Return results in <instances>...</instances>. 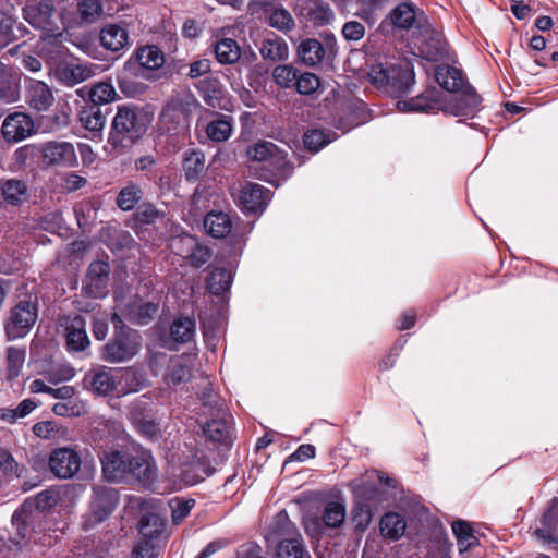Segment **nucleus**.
I'll use <instances>...</instances> for the list:
<instances>
[{
  "mask_svg": "<svg viewBox=\"0 0 558 558\" xmlns=\"http://www.w3.org/2000/svg\"><path fill=\"white\" fill-rule=\"evenodd\" d=\"M147 125V116L138 108L118 107L105 150L111 156L126 153L146 133Z\"/></svg>",
  "mask_w": 558,
  "mask_h": 558,
  "instance_id": "f257e3e1",
  "label": "nucleus"
},
{
  "mask_svg": "<svg viewBox=\"0 0 558 558\" xmlns=\"http://www.w3.org/2000/svg\"><path fill=\"white\" fill-rule=\"evenodd\" d=\"M369 81L391 96L408 93L414 84V72L408 62L392 65L378 64L371 69Z\"/></svg>",
  "mask_w": 558,
  "mask_h": 558,
  "instance_id": "f03ea898",
  "label": "nucleus"
},
{
  "mask_svg": "<svg viewBox=\"0 0 558 558\" xmlns=\"http://www.w3.org/2000/svg\"><path fill=\"white\" fill-rule=\"evenodd\" d=\"M197 105L196 98L187 90L174 95L160 114V122L166 132L172 134L187 132L192 113L196 110Z\"/></svg>",
  "mask_w": 558,
  "mask_h": 558,
  "instance_id": "7ed1b4c3",
  "label": "nucleus"
},
{
  "mask_svg": "<svg viewBox=\"0 0 558 558\" xmlns=\"http://www.w3.org/2000/svg\"><path fill=\"white\" fill-rule=\"evenodd\" d=\"M38 318V304L36 298L19 301L10 311L4 329L9 339L25 337Z\"/></svg>",
  "mask_w": 558,
  "mask_h": 558,
  "instance_id": "20e7f679",
  "label": "nucleus"
},
{
  "mask_svg": "<svg viewBox=\"0 0 558 558\" xmlns=\"http://www.w3.org/2000/svg\"><path fill=\"white\" fill-rule=\"evenodd\" d=\"M119 493L108 486L96 485L92 488L89 514L84 521V529L88 530L106 521L119 504Z\"/></svg>",
  "mask_w": 558,
  "mask_h": 558,
  "instance_id": "39448f33",
  "label": "nucleus"
},
{
  "mask_svg": "<svg viewBox=\"0 0 558 558\" xmlns=\"http://www.w3.org/2000/svg\"><path fill=\"white\" fill-rule=\"evenodd\" d=\"M141 348V336L137 331L128 329L117 331L104 348L102 360L109 363H122L134 357Z\"/></svg>",
  "mask_w": 558,
  "mask_h": 558,
  "instance_id": "423d86ee",
  "label": "nucleus"
},
{
  "mask_svg": "<svg viewBox=\"0 0 558 558\" xmlns=\"http://www.w3.org/2000/svg\"><path fill=\"white\" fill-rule=\"evenodd\" d=\"M80 453L70 447H61L51 451L48 459L50 472L60 480L73 478L81 470Z\"/></svg>",
  "mask_w": 558,
  "mask_h": 558,
  "instance_id": "0eeeda50",
  "label": "nucleus"
},
{
  "mask_svg": "<svg viewBox=\"0 0 558 558\" xmlns=\"http://www.w3.org/2000/svg\"><path fill=\"white\" fill-rule=\"evenodd\" d=\"M40 150L46 166L73 167L77 162L75 148L69 142H47Z\"/></svg>",
  "mask_w": 558,
  "mask_h": 558,
  "instance_id": "6e6552de",
  "label": "nucleus"
},
{
  "mask_svg": "<svg viewBox=\"0 0 558 558\" xmlns=\"http://www.w3.org/2000/svg\"><path fill=\"white\" fill-rule=\"evenodd\" d=\"M54 8L51 1H31L23 8V17L33 27L49 32L52 31Z\"/></svg>",
  "mask_w": 558,
  "mask_h": 558,
  "instance_id": "1a4fd4ad",
  "label": "nucleus"
},
{
  "mask_svg": "<svg viewBox=\"0 0 558 558\" xmlns=\"http://www.w3.org/2000/svg\"><path fill=\"white\" fill-rule=\"evenodd\" d=\"M34 130V122L24 112L9 114L1 126V133L7 142H20L28 137Z\"/></svg>",
  "mask_w": 558,
  "mask_h": 558,
  "instance_id": "9d476101",
  "label": "nucleus"
},
{
  "mask_svg": "<svg viewBox=\"0 0 558 558\" xmlns=\"http://www.w3.org/2000/svg\"><path fill=\"white\" fill-rule=\"evenodd\" d=\"M25 100L36 111H46L53 104L51 88L43 81L25 78Z\"/></svg>",
  "mask_w": 558,
  "mask_h": 558,
  "instance_id": "9b49d317",
  "label": "nucleus"
},
{
  "mask_svg": "<svg viewBox=\"0 0 558 558\" xmlns=\"http://www.w3.org/2000/svg\"><path fill=\"white\" fill-rule=\"evenodd\" d=\"M295 9L306 21L323 25L333 19L330 5L324 0H296Z\"/></svg>",
  "mask_w": 558,
  "mask_h": 558,
  "instance_id": "f8f14e48",
  "label": "nucleus"
},
{
  "mask_svg": "<svg viewBox=\"0 0 558 558\" xmlns=\"http://www.w3.org/2000/svg\"><path fill=\"white\" fill-rule=\"evenodd\" d=\"M458 94L459 96L456 97L453 101L444 105L440 109L456 117L469 116L477 110L481 104V97L472 86L468 84Z\"/></svg>",
  "mask_w": 558,
  "mask_h": 558,
  "instance_id": "ddd939ff",
  "label": "nucleus"
},
{
  "mask_svg": "<svg viewBox=\"0 0 558 558\" xmlns=\"http://www.w3.org/2000/svg\"><path fill=\"white\" fill-rule=\"evenodd\" d=\"M110 267L101 260L93 262L87 270L85 289L88 295L100 298L106 294Z\"/></svg>",
  "mask_w": 558,
  "mask_h": 558,
  "instance_id": "4468645a",
  "label": "nucleus"
},
{
  "mask_svg": "<svg viewBox=\"0 0 558 558\" xmlns=\"http://www.w3.org/2000/svg\"><path fill=\"white\" fill-rule=\"evenodd\" d=\"M102 475L109 482H119L126 477L128 456L118 450L104 451L99 457Z\"/></svg>",
  "mask_w": 558,
  "mask_h": 558,
  "instance_id": "2eb2a0df",
  "label": "nucleus"
},
{
  "mask_svg": "<svg viewBox=\"0 0 558 558\" xmlns=\"http://www.w3.org/2000/svg\"><path fill=\"white\" fill-rule=\"evenodd\" d=\"M209 414L213 417L203 426L204 435L214 442H227L231 438V422L227 410Z\"/></svg>",
  "mask_w": 558,
  "mask_h": 558,
  "instance_id": "dca6fc26",
  "label": "nucleus"
},
{
  "mask_svg": "<svg viewBox=\"0 0 558 558\" xmlns=\"http://www.w3.org/2000/svg\"><path fill=\"white\" fill-rule=\"evenodd\" d=\"M250 159L255 161H269L276 168H282L286 165V153L279 149L274 143L262 141L246 150Z\"/></svg>",
  "mask_w": 558,
  "mask_h": 558,
  "instance_id": "f3484780",
  "label": "nucleus"
},
{
  "mask_svg": "<svg viewBox=\"0 0 558 558\" xmlns=\"http://www.w3.org/2000/svg\"><path fill=\"white\" fill-rule=\"evenodd\" d=\"M86 324L82 316L75 315L65 320L66 347L70 351H83L89 345Z\"/></svg>",
  "mask_w": 558,
  "mask_h": 558,
  "instance_id": "a211bd4d",
  "label": "nucleus"
},
{
  "mask_svg": "<svg viewBox=\"0 0 558 558\" xmlns=\"http://www.w3.org/2000/svg\"><path fill=\"white\" fill-rule=\"evenodd\" d=\"M156 473V465L150 454L142 452L136 456H128L126 476L140 481H149Z\"/></svg>",
  "mask_w": 558,
  "mask_h": 558,
  "instance_id": "6ab92c4d",
  "label": "nucleus"
},
{
  "mask_svg": "<svg viewBox=\"0 0 558 558\" xmlns=\"http://www.w3.org/2000/svg\"><path fill=\"white\" fill-rule=\"evenodd\" d=\"M266 198V190L263 185L247 183L241 190L239 202L244 210L255 213L264 208Z\"/></svg>",
  "mask_w": 558,
  "mask_h": 558,
  "instance_id": "aec40b11",
  "label": "nucleus"
},
{
  "mask_svg": "<svg viewBox=\"0 0 558 558\" xmlns=\"http://www.w3.org/2000/svg\"><path fill=\"white\" fill-rule=\"evenodd\" d=\"M94 75V71L86 64H65L56 69L57 80L65 86H74Z\"/></svg>",
  "mask_w": 558,
  "mask_h": 558,
  "instance_id": "412c9836",
  "label": "nucleus"
},
{
  "mask_svg": "<svg viewBox=\"0 0 558 558\" xmlns=\"http://www.w3.org/2000/svg\"><path fill=\"white\" fill-rule=\"evenodd\" d=\"M84 384L98 396H107L113 392L117 387L114 376L106 369L90 372L85 376Z\"/></svg>",
  "mask_w": 558,
  "mask_h": 558,
  "instance_id": "4be33fe9",
  "label": "nucleus"
},
{
  "mask_svg": "<svg viewBox=\"0 0 558 558\" xmlns=\"http://www.w3.org/2000/svg\"><path fill=\"white\" fill-rule=\"evenodd\" d=\"M436 94L435 90H426L410 100H399L398 108L405 112H425L436 108L440 109V101L436 97Z\"/></svg>",
  "mask_w": 558,
  "mask_h": 558,
  "instance_id": "5701e85b",
  "label": "nucleus"
},
{
  "mask_svg": "<svg viewBox=\"0 0 558 558\" xmlns=\"http://www.w3.org/2000/svg\"><path fill=\"white\" fill-rule=\"evenodd\" d=\"M100 41L104 48L120 51L129 45L128 32L117 24H108L100 32Z\"/></svg>",
  "mask_w": 558,
  "mask_h": 558,
  "instance_id": "b1692460",
  "label": "nucleus"
},
{
  "mask_svg": "<svg viewBox=\"0 0 558 558\" xmlns=\"http://www.w3.org/2000/svg\"><path fill=\"white\" fill-rule=\"evenodd\" d=\"M542 524L543 526L535 531L536 536L547 543L558 542V499L553 500L543 515Z\"/></svg>",
  "mask_w": 558,
  "mask_h": 558,
  "instance_id": "393cba45",
  "label": "nucleus"
},
{
  "mask_svg": "<svg viewBox=\"0 0 558 558\" xmlns=\"http://www.w3.org/2000/svg\"><path fill=\"white\" fill-rule=\"evenodd\" d=\"M436 80L442 88L450 93H459L468 85L461 71L449 65H441L437 68Z\"/></svg>",
  "mask_w": 558,
  "mask_h": 558,
  "instance_id": "a878e982",
  "label": "nucleus"
},
{
  "mask_svg": "<svg viewBox=\"0 0 558 558\" xmlns=\"http://www.w3.org/2000/svg\"><path fill=\"white\" fill-rule=\"evenodd\" d=\"M28 512L26 506L17 509L12 515L13 532L10 536V543L17 549L21 548L31 535V529L27 524Z\"/></svg>",
  "mask_w": 558,
  "mask_h": 558,
  "instance_id": "bb28decb",
  "label": "nucleus"
},
{
  "mask_svg": "<svg viewBox=\"0 0 558 558\" xmlns=\"http://www.w3.org/2000/svg\"><path fill=\"white\" fill-rule=\"evenodd\" d=\"M259 51L263 59L271 62L286 61L289 57V47L286 40L275 35L263 40Z\"/></svg>",
  "mask_w": 558,
  "mask_h": 558,
  "instance_id": "cd10ccee",
  "label": "nucleus"
},
{
  "mask_svg": "<svg viewBox=\"0 0 558 558\" xmlns=\"http://www.w3.org/2000/svg\"><path fill=\"white\" fill-rule=\"evenodd\" d=\"M298 54L302 63L313 66L324 59L325 49L317 39L307 38L300 43L298 47Z\"/></svg>",
  "mask_w": 558,
  "mask_h": 558,
  "instance_id": "c85d7f7f",
  "label": "nucleus"
},
{
  "mask_svg": "<svg viewBox=\"0 0 558 558\" xmlns=\"http://www.w3.org/2000/svg\"><path fill=\"white\" fill-rule=\"evenodd\" d=\"M204 227L211 236L222 239L230 233L232 223L225 213H209L204 219Z\"/></svg>",
  "mask_w": 558,
  "mask_h": 558,
  "instance_id": "c756f323",
  "label": "nucleus"
},
{
  "mask_svg": "<svg viewBox=\"0 0 558 558\" xmlns=\"http://www.w3.org/2000/svg\"><path fill=\"white\" fill-rule=\"evenodd\" d=\"M446 40L440 33L435 31L427 32L426 38L421 47V52L425 59L437 61L445 57Z\"/></svg>",
  "mask_w": 558,
  "mask_h": 558,
  "instance_id": "7c9ffc66",
  "label": "nucleus"
},
{
  "mask_svg": "<svg viewBox=\"0 0 558 558\" xmlns=\"http://www.w3.org/2000/svg\"><path fill=\"white\" fill-rule=\"evenodd\" d=\"M0 191L3 198L12 205L25 202L28 196L26 183L17 179L0 182Z\"/></svg>",
  "mask_w": 558,
  "mask_h": 558,
  "instance_id": "2f4dec72",
  "label": "nucleus"
},
{
  "mask_svg": "<svg viewBox=\"0 0 558 558\" xmlns=\"http://www.w3.org/2000/svg\"><path fill=\"white\" fill-rule=\"evenodd\" d=\"M76 93L84 97L85 94L88 95L92 105L99 106L101 104H108L116 98V89L114 87L107 82H100L94 85L92 88L87 89L86 87L80 88Z\"/></svg>",
  "mask_w": 558,
  "mask_h": 558,
  "instance_id": "473e14b6",
  "label": "nucleus"
},
{
  "mask_svg": "<svg viewBox=\"0 0 558 558\" xmlns=\"http://www.w3.org/2000/svg\"><path fill=\"white\" fill-rule=\"evenodd\" d=\"M135 59L140 65L146 70H157L165 63L163 52L156 46H145L138 48Z\"/></svg>",
  "mask_w": 558,
  "mask_h": 558,
  "instance_id": "72a5a7b5",
  "label": "nucleus"
},
{
  "mask_svg": "<svg viewBox=\"0 0 558 558\" xmlns=\"http://www.w3.org/2000/svg\"><path fill=\"white\" fill-rule=\"evenodd\" d=\"M452 532L457 538L460 553L466 551L478 544L472 526L463 520H457L452 523Z\"/></svg>",
  "mask_w": 558,
  "mask_h": 558,
  "instance_id": "f704fd0d",
  "label": "nucleus"
},
{
  "mask_svg": "<svg viewBox=\"0 0 558 558\" xmlns=\"http://www.w3.org/2000/svg\"><path fill=\"white\" fill-rule=\"evenodd\" d=\"M195 335V322L189 317H180L170 326V338L178 343H187Z\"/></svg>",
  "mask_w": 558,
  "mask_h": 558,
  "instance_id": "c9c22d12",
  "label": "nucleus"
},
{
  "mask_svg": "<svg viewBox=\"0 0 558 558\" xmlns=\"http://www.w3.org/2000/svg\"><path fill=\"white\" fill-rule=\"evenodd\" d=\"M345 506L339 501H329L325 505L320 514L324 526L336 529L342 525L345 520Z\"/></svg>",
  "mask_w": 558,
  "mask_h": 558,
  "instance_id": "e433bc0d",
  "label": "nucleus"
},
{
  "mask_svg": "<svg viewBox=\"0 0 558 558\" xmlns=\"http://www.w3.org/2000/svg\"><path fill=\"white\" fill-rule=\"evenodd\" d=\"M17 99V85L11 68L0 62V100L14 102Z\"/></svg>",
  "mask_w": 558,
  "mask_h": 558,
  "instance_id": "4c0bfd02",
  "label": "nucleus"
},
{
  "mask_svg": "<svg viewBox=\"0 0 558 558\" xmlns=\"http://www.w3.org/2000/svg\"><path fill=\"white\" fill-rule=\"evenodd\" d=\"M215 53L220 63L233 64L240 59L241 50L234 39L223 38L216 43Z\"/></svg>",
  "mask_w": 558,
  "mask_h": 558,
  "instance_id": "58836bf2",
  "label": "nucleus"
},
{
  "mask_svg": "<svg viewBox=\"0 0 558 558\" xmlns=\"http://www.w3.org/2000/svg\"><path fill=\"white\" fill-rule=\"evenodd\" d=\"M305 549L300 534L282 538L277 546V558H303Z\"/></svg>",
  "mask_w": 558,
  "mask_h": 558,
  "instance_id": "ea45409f",
  "label": "nucleus"
},
{
  "mask_svg": "<svg viewBox=\"0 0 558 558\" xmlns=\"http://www.w3.org/2000/svg\"><path fill=\"white\" fill-rule=\"evenodd\" d=\"M405 531V522L403 518L395 512L385 514L380 520V533L383 536L398 539Z\"/></svg>",
  "mask_w": 558,
  "mask_h": 558,
  "instance_id": "a19ab883",
  "label": "nucleus"
},
{
  "mask_svg": "<svg viewBox=\"0 0 558 558\" xmlns=\"http://www.w3.org/2000/svg\"><path fill=\"white\" fill-rule=\"evenodd\" d=\"M415 16L414 5L410 2H403L390 12L389 19L393 26L408 29L413 25Z\"/></svg>",
  "mask_w": 558,
  "mask_h": 558,
  "instance_id": "79ce46f5",
  "label": "nucleus"
},
{
  "mask_svg": "<svg viewBox=\"0 0 558 558\" xmlns=\"http://www.w3.org/2000/svg\"><path fill=\"white\" fill-rule=\"evenodd\" d=\"M205 169V156L201 150L186 151L183 159V170L186 180L194 181Z\"/></svg>",
  "mask_w": 558,
  "mask_h": 558,
  "instance_id": "37998d69",
  "label": "nucleus"
},
{
  "mask_svg": "<svg viewBox=\"0 0 558 558\" xmlns=\"http://www.w3.org/2000/svg\"><path fill=\"white\" fill-rule=\"evenodd\" d=\"M80 121L88 131H101L106 123V118L98 106L89 105L80 111Z\"/></svg>",
  "mask_w": 558,
  "mask_h": 558,
  "instance_id": "c03bdc74",
  "label": "nucleus"
},
{
  "mask_svg": "<svg viewBox=\"0 0 558 558\" xmlns=\"http://www.w3.org/2000/svg\"><path fill=\"white\" fill-rule=\"evenodd\" d=\"M192 377L190 366L182 360H175L169 367L165 376V381L169 387H177L181 384L187 383Z\"/></svg>",
  "mask_w": 558,
  "mask_h": 558,
  "instance_id": "a18cd8bd",
  "label": "nucleus"
},
{
  "mask_svg": "<svg viewBox=\"0 0 558 558\" xmlns=\"http://www.w3.org/2000/svg\"><path fill=\"white\" fill-rule=\"evenodd\" d=\"M142 196V189L134 183H129L120 190L117 196V205L124 211L131 210L141 201Z\"/></svg>",
  "mask_w": 558,
  "mask_h": 558,
  "instance_id": "49530a36",
  "label": "nucleus"
},
{
  "mask_svg": "<svg viewBox=\"0 0 558 558\" xmlns=\"http://www.w3.org/2000/svg\"><path fill=\"white\" fill-rule=\"evenodd\" d=\"M163 526V521L158 514L147 513L140 521V533L144 538L154 539L161 534Z\"/></svg>",
  "mask_w": 558,
  "mask_h": 558,
  "instance_id": "de8ad7c7",
  "label": "nucleus"
},
{
  "mask_svg": "<svg viewBox=\"0 0 558 558\" xmlns=\"http://www.w3.org/2000/svg\"><path fill=\"white\" fill-rule=\"evenodd\" d=\"M231 284V272L225 268L214 269L207 280L209 291L216 295L221 294Z\"/></svg>",
  "mask_w": 558,
  "mask_h": 558,
  "instance_id": "09e8293b",
  "label": "nucleus"
},
{
  "mask_svg": "<svg viewBox=\"0 0 558 558\" xmlns=\"http://www.w3.org/2000/svg\"><path fill=\"white\" fill-rule=\"evenodd\" d=\"M299 71L291 64L277 65L272 71L275 83L281 88H292Z\"/></svg>",
  "mask_w": 558,
  "mask_h": 558,
  "instance_id": "8fccbe9b",
  "label": "nucleus"
},
{
  "mask_svg": "<svg viewBox=\"0 0 558 558\" xmlns=\"http://www.w3.org/2000/svg\"><path fill=\"white\" fill-rule=\"evenodd\" d=\"M52 411L59 416H80L86 412L85 403L74 397L57 402Z\"/></svg>",
  "mask_w": 558,
  "mask_h": 558,
  "instance_id": "3c124183",
  "label": "nucleus"
},
{
  "mask_svg": "<svg viewBox=\"0 0 558 558\" xmlns=\"http://www.w3.org/2000/svg\"><path fill=\"white\" fill-rule=\"evenodd\" d=\"M232 132V126L227 119H217L209 122L206 126L207 136L214 142L227 141Z\"/></svg>",
  "mask_w": 558,
  "mask_h": 558,
  "instance_id": "603ef678",
  "label": "nucleus"
},
{
  "mask_svg": "<svg viewBox=\"0 0 558 558\" xmlns=\"http://www.w3.org/2000/svg\"><path fill=\"white\" fill-rule=\"evenodd\" d=\"M77 10L85 23H95L102 14V5L99 0H81L77 3Z\"/></svg>",
  "mask_w": 558,
  "mask_h": 558,
  "instance_id": "864d4df0",
  "label": "nucleus"
},
{
  "mask_svg": "<svg viewBox=\"0 0 558 558\" xmlns=\"http://www.w3.org/2000/svg\"><path fill=\"white\" fill-rule=\"evenodd\" d=\"M269 25L280 32H289L294 27V20L283 8L274 10L268 16Z\"/></svg>",
  "mask_w": 558,
  "mask_h": 558,
  "instance_id": "5fc2aeb1",
  "label": "nucleus"
},
{
  "mask_svg": "<svg viewBox=\"0 0 558 558\" xmlns=\"http://www.w3.org/2000/svg\"><path fill=\"white\" fill-rule=\"evenodd\" d=\"M25 360V350L19 348H9L7 352L8 378L13 379L19 376Z\"/></svg>",
  "mask_w": 558,
  "mask_h": 558,
  "instance_id": "6e6d98bb",
  "label": "nucleus"
},
{
  "mask_svg": "<svg viewBox=\"0 0 558 558\" xmlns=\"http://www.w3.org/2000/svg\"><path fill=\"white\" fill-rule=\"evenodd\" d=\"M320 81L315 74L305 72L298 73L293 87L302 95H311L318 89Z\"/></svg>",
  "mask_w": 558,
  "mask_h": 558,
  "instance_id": "4d7b16f0",
  "label": "nucleus"
},
{
  "mask_svg": "<svg viewBox=\"0 0 558 558\" xmlns=\"http://www.w3.org/2000/svg\"><path fill=\"white\" fill-rule=\"evenodd\" d=\"M195 505L194 499H172L169 502L171 508V519L174 524H180L190 513Z\"/></svg>",
  "mask_w": 558,
  "mask_h": 558,
  "instance_id": "13d9d810",
  "label": "nucleus"
},
{
  "mask_svg": "<svg viewBox=\"0 0 558 558\" xmlns=\"http://www.w3.org/2000/svg\"><path fill=\"white\" fill-rule=\"evenodd\" d=\"M196 243V238L190 234H181L171 240L170 246L174 254L185 259L191 251L195 250Z\"/></svg>",
  "mask_w": 558,
  "mask_h": 558,
  "instance_id": "bf43d9fd",
  "label": "nucleus"
},
{
  "mask_svg": "<svg viewBox=\"0 0 558 558\" xmlns=\"http://www.w3.org/2000/svg\"><path fill=\"white\" fill-rule=\"evenodd\" d=\"M13 26L14 20L10 15L0 12V49L15 39Z\"/></svg>",
  "mask_w": 558,
  "mask_h": 558,
  "instance_id": "052dcab7",
  "label": "nucleus"
},
{
  "mask_svg": "<svg viewBox=\"0 0 558 558\" xmlns=\"http://www.w3.org/2000/svg\"><path fill=\"white\" fill-rule=\"evenodd\" d=\"M329 142L330 140L320 130H311L303 136L304 146L312 151H318Z\"/></svg>",
  "mask_w": 558,
  "mask_h": 558,
  "instance_id": "680f3d73",
  "label": "nucleus"
},
{
  "mask_svg": "<svg viewBox=\"0 0 558 558\" xmlns=\"http://www.w3.org/2000/svg\"><path fill=\"white\" fill-rule=\"evenodd\" d=\"M276 533L282 537L287 538L289 536L298 535V531L294 524L290 521L288 513L286 511H280L276 515Z\"/></svg>",
  "mask_w": 558,
  "mask_h": 558,
  "instance_id": "e2e57ef3",
  "label": "nucleus"
},
{
  "mask_svg": "<svg viewBox=\"0 0 558 558\" xmlns=\"http://www.w3.org/2000/svg\"><path fill=\"white\" fill-rule=\"evenodd\" d=\"M211 257L210 250L199 244L198 242L195 245V250L191 251V253L186 256L185 260L189 262V264L195 268L202 267L204 264H206Z\"/></svg>",
  "mask_w": 558,
  "mask_h": 558,
  "instance_id": "0e129e2a",
  "label": "nucleus"
},
{
  "mask_svg": "<svg viewBox=\"0 0 558 558\" xmlns=\"http://www.w3.org/2000/svg\"><path fill=\"white\" fill-rule=\"evenodd\" d=\"M59 432L58 425L52 421H44L33 426V433L40 438H53Z\"/></svg>",
  "mask_w": 558,
  "mask_h": 558,
  "instance_id": "69168bd1",
  "label": "nucleus"
},
{
  "mask_svg": "<svg viewBox=\"0 0 558 558\" xmlns=\"http://www.w3.org/2000/svg\"><path fill=\"white\" fill-rule=\"evenodd\" d=\"M58 502V495L53 490H44L39 493L35 498L36 508L40 511H45L54 507Z\"/></svg>",
  "mask_w": 558,
  "mask_h": 558,
  "instance_id": "338daca9",
  "label": "nucleus"
},
{
  "mask_svg": "<svg viewBox=\"0 0 558 558\" xmlns=\"http://www.w3.org/2000/svg\"><path fill=\"white\" fill-rule=\"evenodd\" d=\"M342 34L348 40H360L365 34V27L357 21H350L343 25Z\"/></svg>",
  "mask_w": 558,
  "mask_h": 558,
  "instance_id": "774afa93",
  "label": "nucleus"
}]
</instances>
